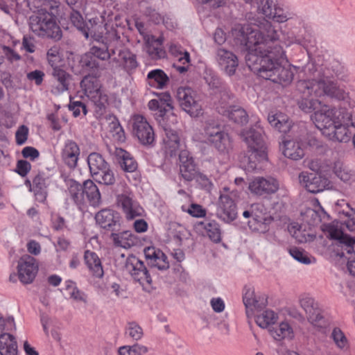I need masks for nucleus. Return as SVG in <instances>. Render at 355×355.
Masks as SVG:
<instances>
[{
    "mask_svg": "<svg viewBox=\"0 0 355 355\" xmlns=\"http://www.w3.org/2000/svg\"><path fill=\"white\" fill-rule=\"evenodd\" d=\"M95 219L101 228L111 232L121 230V217L119 212L112 209H103L95 216Z\"/></svg>",
    "mask_w": 355,
    "mask_h": 355,
    "instance_id": "nucleus-18",
    "label": "nucleus"
},
{
    "mask_svg": "<svg viewBox=\"0 0 355 355\" xmlns=\"http://www.w3.org/2000/svg\"><path fill=\"white\" fill-rule=\"evenodd\" d=\"M331 337L336 345L340 348H343L347 344V338L343 332L338 327L333 329Z\"/></svg>",
    "mask_w": 355,
    "mask_h": 355,
    "instance_id": "nucleus-62",
    "label": "nucleus"
},
{
    "mask_svg": "<svg viewBox=\"0 0 355 355\" xmlns=\"http://www.w3.org/2000/svg\"><path fill=\"white\" fill-rule=\"evenodd\" d=\"M144 251L148 266L157 268L159 270L169 268L166 255L159 249H156L155 245H148Z\"/></svg>",
    "mask_w": 355,
    "mask_h": 355,
    "instance_id": "nucleus-25",
    "label": "nucleus"
},
{
    "mask_svg": "<svg viewBox=\"0 0 355 355\" xmlns=\"http://www.w3.org/2000/svg\"><path fill=\"white\" fill-rule=\"evenodd\" d=\"M147 352L148 348L139 344L132 346L124 345L120 347L118 350L119 355H145Z\"/></svg>",
    "mask_w": 355,
    "mask_h": 355,
    "instance_id": "nucleus-53",
    "label": "nucleus"
},
{
    "mask_svg": "<svg viewBox=\"0 0 355 355\" xmlns=\"http://www.w3.org/2000/svg\"><path fill=\"white\" fill-rule=\"evenodd\" d=\"M95 106V116L98 119H103L105 116L107 107L108 105V96L102 91L89 98Z\"/></svg>",
    "mask_w": 355,
    "mask_h": 355,
    "instance_id": "nucleus-42",
    "label": "nucleus"
},
{
    "mask_svg": "<svg viewBox=\"0 0 355 355\" xmlns=\"http://www.w3.org/2000/svg\"><path fill=\"white\" fill-rule=\"evenodd\" d=\"M342 114L341 110L322 104L320 109L311 115V119L315 126L324 135L342 118Z\"/></svg>",
    "mask_w": 355,
    "mask_h": 355,
    "instance_id": "nucleus-10",
    "label": "nucleus"
},
{
    "mask_svg": "<svg viewBox=\"0 0 355 355\" xmlns=\"http://www.w3.org/2000/svg\"><path fill=\"white\" fill-rule=\"evenodd\" d=\"M80 87L88 98L101 92L100 80L96 76L90 74L84 76L80 82Z\"/></svg>",
    "mask_w": 355,
    "mask_h": 355,
    "instance_id": "nucleus-41",
    "label": "nucleus"
},
{
    "mask_svg": "<svg viewBox=\"0 0 355 355\" xmlns=\"http://www.w3.org/2000/svg\"><path fill=\"white\" fill-rule=\"evenodd\" d=\"M277 319L276 313L272 310H266L262 313L257 315L255 322L258 326L264 329L274 324Z\"/></svg>",
    "mask_w": 355,
    "mask_h": 355,
    "instance_id": "nucleus-51",
    "label": "nucleus"
},
{
    "mask_svg": "<svg viewBox=\"0 0 355 355\" xmlns=\"http://www.w3.org/2000/svg\"><path fill=\"white\" fill-rule=\"evenodd\" d=\"M51 74L58 83L56 89L58 92H63L69 89L71 79V76L69 73L59 67H55L52 69Z\"/></svg>",
    "mask_w": 355,
    "mask_h": 355,
    "instance_id": "nucleus-45",
    "label": "nucleus"
},
{
    "mask_svg": "<svg viewBox=\"0 0 355 355\" xmlns=\"http://www.w3.org/2000/svg\"><path fill=\"white\" fill-rule=\"evenodd\" d=\"M300 183L306 188V189L312 193H317L322 191L327 182V179L322 178L320 175L301 173L299 175Z\"/></svg>",
    "mask_w": 355,
    "mask_h": 355,
    "instance_id": "nucleus-26",
    "label": "nucleus"
},
{
    "mask_svg": "<svg viewBox=\"0 0 355 355\" xmlns=\"http://www.w3.org/2000/svg\"><path fill=\"white\" fill-rule=\"evenodd\" d=\"M124 270L130 274L132 278L139 282L140 284H148L152 283V278L144 263L133 254L127 257L124 266Z\"/></svg>",
    "mask_w": 355,
    "mask_h": 355,
    "instance_id": "nucleus-15",
    "label": "nucleus"
},
{
    "mask_svg": "<svg viewBox=\"0 0 355 355\" xmlns=\"http://www.w3.org/2000/svg\"><path fill=\"white\" fill-rule=\"evenodd\" d=\"M49 64L53 69L58 67V63L60 62L59 49L57 46H53L49 49L46 53Z\"/></svg>",
    "mask_w": 355,
    "mask_h": 355,
    "instance_id": "nucleus-63",
    "label": "nucleus"
},
{
    "mask_svg": "<svg viewBox=\"0 0 355 355\" xmlns=\"http://www.w3.org/2000/svg\"><path fill=\"white\" fill-rule=\"evenodd\" d=\"M80 155V148L76 141L68 139L65 141L62 151V158L64 162L70 168L77 166Z\"/></svg>",
    "mask_w": 355,
    "mask_h": 355,
    "instance_id": "nucleus-29",
    "label": "nucleus"
},
{
    "mask_svg": "<svg viewBox=\"0 0 355 355\" xmlns=\"http://www.w3.org/2000/svg\"><path fill=\"white\" fill-rule=\"evenodd\" d=\"M69 109L73 112L75 117L80 116L81 110L84 115H86L87 112V107L84 103L80 101H73L71 98L69 104Z\"/></svg>",
    "mask_w": 355,
    "mask_h": 355,
    "instance_id": "nucleus-59",
    "label": "nucleus"
},
{
    "mask_svg": "<svg viewBox=\"0 0 355 355\" xmlns=\"http://www.w3.org/2000/svg\"><path fill=\"white\" fill-rule=\"evenodd\" d=\"M163 39L156 38L153 35H148L146 39V51L153 60H158L165 57L166 51L162 47Z\"/></svg>",
    "mask_w": 355,
    "mask_h": 355,
    "instance_id": "nucleus-33",
    "label": "nucleus"
},
{
    "mask_svg": "<svg viewBox=\"0 0 355 355\" xmlns=\"http://www.w3.org/2000/svg\"><path fill=\"white\" fill-rule=\"evenodd\" d=\"M343 116L342 118L338 121L336 124L334 125V128H331L326 134L330 139L336 140L340 142L346 141L349 139V136L347 134V129L343 124L345 121H343Z\"/></svg>",
    "mask_w": 355,
    "mask_h": 355,
    "instance_id": "nucleus-43",
    "label": "nucleus"
},
{
    "mask_svg": "<svg viewBox=\"0 0 355 355\" xmlns=\"http://www.w3.org/2000/svg\"><path fill=\"white\" fill-rule=\"evenodd\" d=\"M334 171L336 175L345 182H349L352 179L351 171L340 164H336Z\"/></svg>",
    "mask_w": 355,
    "mask_h": 355,
    "instance_id": "nucleus-61",
    "label": "nucleus"
},
{
    "mask_svg": "<svg viewBox=\"0 0 355 355\" xmlns=\"http://www.w3.org/2000/svg\"><path fill=\"white\" fill-rule=\"evenodd\" d=\"M17 343L15 338L10 334L0 335V354L17 355Z\"/></svg>",
    "mask_w": 355,
    "mask_h": 355,
    "instance_id": "nucleus-38",
    "label": "nucleus"
},
{
    "mask_svg": "<svg viewBox=\"0 0 355 355\" xmlns=\"http://www.w3.org/2000/svg\"><path fill=\"white\" fill-rule=\"evenodd\" d=\"M146 82L151 87L162 89L168 84L169 78L163 70L156 69L148 72Z\"/></svg>",
    "mask_w": 355,
    "mask_h": 355,
    "instance_id": "nucleus-34",
    "label": "nucleus"
},
{
    "mask_svg": "<svg viewBox=\"0 0 355 355\" xmlns=\"http://www.w3.org/2000/svg\"><path fill=\"white\" fill-rule=\"evenodd\" d=\"M259 13L263 14L266 17L270 18L272 16L274 3L272 0H258L256 3Z\"/></svg>",
    "mask_w": 355,
    "mask_h": 355,
    "instance_id": "nucleus-55",
    "label": "nucleus"
},
{
    "mask_svg": "<svg viewBox=\"0 0 355 355\" xmlns=\"http://www.w3.org/2000/svg\"><path fill=\"white\" fill-rule=\"evenodd\" d=\"M87 162L94 180L106 186H112L115 184L114 173L101 154L96 152L89 153Z\"/></svg>",
    "mask_w": 355,
    "mask_h": 355,
    "instance_id": "nucleus-5",
    "label": "nucleus"
},
{
    "mask_svg": "<svg viewBox=\"0 0 355 355\" xmlns=\"http://www.w3.org/2000/svg\"><path fill=\"white\" fill-rule=\"evenodd\" d=\"M114 244H138V240L131 231L112 232L110 235Z\"/></svg>",
    "mask_w": 355,
    "mask_h": 355,
    "instance_id": "nucleus-48",
    "label": "nucleus"
},
{
    "mask_svg": "<svg viewBox=\"0 0 355 355\" xmlns=\"http://www.w3.org/2000/svg\"><path fill=\"white\" fill-rule=\"evenodd\" d=\"M204 79L211 89H220L226 85L223 83L217 73L211 69H206Z\"/></svg>",
    "mask_w": 355,
    "mask_h": 355,
    "instance_id": "nucleus-50",
    "label": "nucleus"
},
{
    "mask_svg": "<svg viewBox=\"0 0 355 355\" xmlns=\"http://www.w3.org/2000/svg\"><path fill=\"white\" fill-rule=\"evenodd\" d=\"M204 227L207 232V236L211 241L214 243H218L220 241V230L219 228V225L216 221H207L204 223Z\"/></svg>",
    "mask_w": 355,
    "mask_h": 355,
    "instance_id": "nucleus-52",
    "label": "nucleus"
},
{
    "mask_svg": "<svg viewBox=\"0 0 355 355\" xmlns=\"http://www.w3.org/2000/svg\"><path fill=\"white\" fill-rule=\"evenodd\" d=\"M85 262L92 272V275L97 278H101L103 276V270L101 262L96 253L86 250L84 254Z\"/></svg>",
    "mask_w": 355,
    "mask_h": 355,
    "instance_id": "nucleus-37",
    "label": "nucleus"
},
{
    "mask_svg": "<svg viewBox=\"0 0 355 355\" xmlns=\"http://www.w3.org/2000/svg\"><path fill=\"white\" fill-rule=\"evenodd\" d=\"M176 99L181 109L192 117L202 114V105L197 92L189 87H181L177 89Z\"/></svg>",
    "mask_w": 355,
    "mask_h": 355,
    "instance_id": "nucleus-9",
    "label": "nucleus"
},
{
    "mask_svg": "<svg viewBox=\"0 0 355 355\" xmlns=\"http://www.w3.org/2000/svg\"><path fill=\"white\" fill-rule=\"evenodd\" d=\"M133 134L144 146H153L155 142V133L152 126L141 115L134 118Z\"/></svg>",
    "mask_w": 355,
    "mask_h": 355,
    "instance_id": "nucleus-17",
    "label": "nucleus"
},
{
    "mask_svg": "<svg viewBox=\"0 0 355 355\" xmlns=\"http://www.w3.org/2000/svg\"><path fill=\"white\" fill-rule=\"evenodd\" d=\"M216 55L221 71L228 76L234 75L239 67L238 57L233 52L223 48L218 49Z\"/></svg>",
    "mask_w": 355,
    "mask_h": 355,
    "instance_id": "nucleus-21",
    "label": "nucleus"
},
{
    "mask_svg": "<svg viewBox=\"0 0 355 355\" xmlns=\"http://www.w3.org/2000/svg\"><path fill=\"white\" fill-rule=\"evenodd\" d=\"M219 114L226 116L236 123L245 124L248 121V115L246 111L238 105H227L226 103L217 107Z\"/></svg>",
    "mask_w": 355,
    "mask_h": 355,
    "instance_id": "nucleus-28",
    "label": "nucleus"
},
{
    "mask_svg": "<svg viewBox=\"0 0 355 355\" xmlns=\"http://www.w3.org/2000/svg\"><path fill=\"white\" fill-rule=\"evenodd\" d=\"M288 231L291 236L299 243L313 242L315 235L309 231L302 230V226L297 223H291L288 225Z\"/></svg>",
    "mask_w": 355,
    "mask_h": 355,
    "instance_id": "nucleus-35",
    "label": "nucleus"
},
{
    "mask_svg": "<svg viewBox=\"0 0 355 355\" xmlns=\"http://www.w3.org/2000/svg\"><path fill=\"white\" fill-rule=\"evenodd\" d=\"M59 2L53 1L50 8L51 12L43 9L29 18L31 30L37 36L52 39L57 42L61 40L62 33L60 27L56 22L57 17L53 10L58 8Z\"/></svg>",
    "mask_w": 355,
    "mask_h": 355,
    "instance_id": "nucleus-3",
    "label": "nucleus"
},
{
    "mask_svg": "<svg viewBox=\"0 0 355 355\" xmlns=\"http://www.w3.org/2000/svg\"><path fill=\"white\" fill-rule=\"evenodd\" d=\"M325 257L336 265L346 264L349 273L355 276L354 245H322Z\"/></svg>",
    "mask_w": 355,
    "mask_h": 355,
    "instance_id": "nucleus-7",
    "label": "nucleus"
},
{
    "mask_svg": "<svg viewBox=\"0 0 355 355\" xmlns=\"http://www.w3.org/2000/svg\"><path fill=\"white\" fill-rule=\"evenodd\" d=\"M39 270L38 263L34 257L26 254L22 256L17 265V277L24 284H31Z\"/></svg>",
    "mask_w": 355,
    "mask_h": 355,
    "instance_id": "nucleus-16",
    "label": "nucleus"
},
{
    "mask_svg": "<svg viewBox=\"0 0 355 355\" xmlns=\"http://www.w3.org/2000/svg\"><path fill=\"white\" fill-rule=\"evenodd\" d=\"M248 189L252 193L258 196L274 193L279 189V183L276 179L271 177H257L249 183Z\"/></svg>",
    "mask_w": 355,
    "mask_h": 355,
    "instance_id": "nucleus-23",
    "label": "nucleus"
},
{
    "mask_svg": "<svg viewBox=\"0 0 355 355\" xmlns=\"http://www.w3.org/2000/svg\"><path fill=\"white\" fill-rule=\"evenodd\" d=\"M159 123L162 127L164 132L163 141L165 146L166 148H168L172 153L178 150L180 146L179 135L175 130L171 127V125L166 124L165 119H164V121L161 120V123Z\"/></svg>",
    "mask_w": 355,
    "mask_h": 355,
    "instance_id": "nucleus-31",
    "label": "nucleus"
},
{
    "mask_svg": "<svg viewBox=\"0 0 355 355\" xmlns=\"http://www.w3.org/2000/svg\"><path fill=\"white\" fill-rule=\"evenodd\" d=\"M171 270L174 275L173 278L175 279H178L181 282H185L189 278L188 273L186 272L180 263L175 262L172 263Z\"/></svg>",
    "mask_w": 355,
    "mask_h": 355,
    "instance_id": "nucleus-57",
    "label": "nucleus"
},
{
    "mask_svg": "<svg viewBox=\"0 0 355 355\" xmlns=\"http://www.w3.org/2000/svg\"><path fill=\"white\" fill-rule=\"evenodd\" d=\"M243 302L246 309H262L268 304V299L265 295L257 299L254 295V291L250 286H245L243 288Z\"/></svg>",
    "mask_w": 355,
    "mask_h": 355,
    "instance_id": "nucleus-30",
    "label": "nucleus"
},
{
    "mask_svg": "<svg viewBox=\"0 0 355 355\" xmlns=\"http://www.w3.org/2000/svg\"><path fill=\"white\" fill-rule=\"evenodd\" d=\"M297 89L302 94V99L299 102L300 108L306 113H315L322 105L321 101L313 98H307L314 94L316 97L327 96L337 100L345 98V91L340 88L331 78L324 75L318 80H300L297 83Z\"/></svg>",
    "mask_w": 355,
    "mask_h": 355,
    "instance_id": "nucleus-2",
    "label": "nucleus"
},
{
    "mask_svg": "<svg viewBox=\"0 0 355 355\" xmlns=\"http://www.w3.org/2000/svg\"><path fill=\"white\" fill-rule=\"evenodd\" d=\"M194 180L203 189L209 190L212 186V183L207 176L200 171L195 175Z\"/></svg>",
    "mask_w": 355,
    "mask_h": 355,
    "instance_id": "nucleus-64",
    "label": "nucleus"
},
{
    "mask_svg": "<svg viewBox=\"0 0 355 355\" xmlns=\"http://www.w3.org/2000/svg\"><path fill=\"white\" fill-rule=\"evenodd\" d=\"M126 334L133 340H138L143 336L142 328L135 322L128 323Z\"/></svg>",
    "mask_w": 355,
    "mask_h": 355,
    "instance_id": "nucleus-56",
    "label": "nucleus"
},
{
    "mask_svg": "<svg viewBox=\"0 0 355 355\" xmlns=\"http://www.w3.org/2000/svg\"><path fill=\"white\" fill-rule=\"evenodd\" d=\"M113 31L109 33L108 39L105 42H103L100 46L94 45L87 51L98 61L107 60L111 59L112 55L116 54L118 48L116 46H114V37L111 35Z\"/></svg>",
    "mask_w": 355,
    "mask_h": 355,
    "instance_id": "nucleus-24",
    "label": "nucleus"
},
{
    "mask_svg": "<svg viewBox=\"0 0 355 355\" xmlns=\"http://www.w3.org/2000/svg\"><path fill=\"white\" fill-rule=\"evenodd\" d=\"M345 215L347 219L340 225L338 223H333L324 225L322 230L330 240L337 241L339 244H355V236L345 234L343 227L345 226L349 232H355V211L352 209L351 213L347 212Z\"/></svg>",
    "mask_w": 355,
    "mask_h": 355,
    "instance_id": "nucleus-8",
    "label": "nucleus"
},
{
    "mask_svg": "<svg viewBox=\"0 0 355 355\" xmlns=\"http://www.w3.org/2000/svg\"><path fill=\"white\" fill-rule=\"evenodd\" d=\"M118 155L121 159L119 164L124 171L132 173L136 171L137 168V163L130 153L120 149Z\"/></svg>",
    "mask_w": 355,
    "mask_h": 355,
    "instance_id": "nucleus-47",
    "label": "nucleus"
},
{
    "mask_svg": "<svg viewBox=\"0 0 355 355\" xmlns=\"http://www.w3.org/2000/svg\"><path fill=\"white\" fill-rule=\"evenodd\" d=\"M117 205L122 208L127 218L133 219L135 217L142 216L143 208L135 200L131 192L125 191L116 196Z\"/></svg>",
    "mask_w": 355,
    "mask_h": 355,
    "instance_id": "nucleus-19",
    "label": "nucleus"
},
{
    "mask_svg": "<svg viewBox=\"0 0 355 355\" xmlns=\"http://www.w3.org/2000/svg\"><path fill=\"white\" fill-rule=\"evenodd\" d=\"M69 64L75 74L96 73L101 67L100 62L88 52L82 55L72 54L71 59H69Z\"/></svg>",
    "mask_w": 355,
    "mask_h": 355,
    "instance_id": "nucleus-14",
    "label": "nucleus"
},
{
    "mask_svg": "<svg viewBox=\"0 0 355 355\" xmlns=\"http://www.w3.org/2000/svg\"><path fill=\"white\" fill-rule=\"evenodd\" d=\"M236 197L237 191H229L228 188H223V191L220 192L216 209V216L218 218L226 223H230L236 219L237 208L235 199Z\"/></svg>",
    "mask_w": 355,
    "mask_h": 355,
    "instance_id": "nucleus-11",
    "label": "nucleus"
},
{
    "mask_svg": "<svg viewBox=\"0 0 355 355\" xmlns=\"http://www.w3.org/2000/svg\"><path fill=\"white\" fill-rule=\"evenodd\" d=\"M272 12V16L269 19L278 23L285 22L291 18L290 14L279 7L275 6Z\"/></svg>",
    "mask_w": 355,
    "mask_h": 355,
    "instance_id": "nucleus-58",
    "label": "nucleus"
},
{
    "mask_svg": "<svg viewBox=\"0 0 355 355\" xmlns=\"http://www.w3.org/2000/svg\"><path fill=\"white\" fill-rule=\"evenodd\" d=\"M204 134L208 144L219 153L227 154L232 148V141L228 133L216 121H207L204 126Z\"/></svg>",
    "mask_w": 355,
    "mask_h": 355,
    "instance_id": "nucleus-6",
    "label": "nucleus"
},
{
    "mask_svg": "<svg viewBox=\"0 0 355 355\" xmlns=\"http://www.w3.org/2000/svg\"><path fill=\"white\" fill-rule=\"evenodd\" d=\"M70 198L80 207L85 205L84 187L75 180L71 179L67 182Z\"/></svg>",
    "mask_w": 355,
    "mask_h": 355,
    "instance_id": "nucleus-39",
    "label": "nucleus"
},
{
    "mask_svg": "<svg viewBox=\"0 0 355 355\" xmlns=\"http://www.w3.org/2000/svg\"><path fill=\"white\" fill-rule=\"evenodd\" d=\"M236 45L247 51L245 59L249 69L259 76L287 86L294 78L293 69L282 66L286 59L285 51L277 43L279 35L268 21L261 27L249 24L236 25L232 30Z\"/></svg>",
    "mask_w": 355,
    "mask_h": 355,
    "instance_id": "nucleus-1",
    "label": "nucleus"
},
{
    "mask_svg": "<svg viewBox=\"0 0 355 355\" xmlns=\"http://www.w3.org/2000/svg\"><path fill=\"white\" fill-rule=\"evenodd\" d=\"M148 108L155 112L157 121L161 123L164 121L166 112L173 110L171 96L168 92H163L158 94L157 99H152L148 102Z\"/></svg>",
    "mask_w": 355,
    "mask_h": 355,
    "instance_id": "nucleus-22",
    "label": "nucleus"
},
{
    "mask_svg": "<svg viewBox=\"0 0 355 355\" xmlns=\"http://www.w3.org/2000/svg\"><path fill=\"white\" fill-rule=\"evenodd\" d=\"M84 196H86L90 205L97 207L101 201V196L98 188L91 180H87L83 182Z\"/></svg>",
    "mask_w": 355,
    "mask_h": 355,
    "instance_id": "nucleus-40",
    "label": "nucleus"
},
{
    "mask_svg": "<svg viewBox=\"0 0 355 355\" xmlns=\"http://www.w3.org/2000/svg\"><path fill=\"white\" fill-rule=\"evenodd\" d=\"M300 304L306 312L308 320L313 325L320 329H324L328 326L329 322L322 315V309L309 295H302L300 297Z\"/></svg>",
    "mask_w": 355,
    "mask_h": 355,
    "instance_id": "nucleus-13",
    "label": "nucleus"
},
{
    "mask_svg": "<svg viewBox=\"0 0 355 355\" xmlns=\"http://www.w3.org/2000/svg\"><path fill=\"white\" fill-rule=\"evenodd\" d=\"M51 183L50 177L44 172H39L33 178V193L35 200L44 202L48 196V187Z\"/></svg>",
    "mask_w": 355,
    "mask_h": 355,
    "instance_id": "nucleus-27",
    "label": "nucleus"
},
{
    "mask_svg": "<svg viewBox=\"0 0 355 355\" xmlns=\"http://www.w3.org/2000/svg\"><path fill=\"white\" fill-rule=\"evenodd\" d=\"M288 252L293 259L301 263L308 265L315 262V259L301 248L295 245Z\"/></svg>",
    "mask_w": 355,
    "mask_h": 355,
    "instance_id": "nucleus-49",
    "label": "nucleus"
},
{
    "mask_svg": "<svg viewBox=\"0 0 355 355\" xmlns=\"http://www.w3.org/2000/svg\"><path fill=\"white\" fill-rule=\"evenodd\" d=\"M103 119L108 123L110 132L112 133L113 137L119 141H123L125 134L118 119L111 114L105 115Z\"/></svg>",
    "mask_w": 355,
    "mask_h": 355,
    "instance_id": "nucleus-46",
    "label": "nucleus"
},
{
    "mask_svg": "<svg viewBox=\"0 0 355 355\" xmlns=\"http://www.w3.org/2000/svg\"><path fill=\"white\" fill-rule=\"evenodd\" d=\"M114 37L115 45L118 48L116 54L112 55L110 64L114 67H123L127 70L134 69L138 66L136 55L131 52L128 49L123 46V42L121 37L118 35L116 31L111 34Z\"/></svg>",
    "mask_w": 355,
    "mask_h": 355,
    "instance_id": "nucleus-12",
    "label": "nucleus"
},
{
    "mask_svg": "<svg viewBox=\"0 0 355 355\" xmlns=\"http://www.w3.org/2000/svg\"><path fill=\"white\" fill-rule=\"evenodd\" d=\"M263 209V205L259 203L252 204L250 209L245 210L243 212V216L246 218L252 217L254 220L258 222H261V219L260 218V216L258 214V211H260L261 212Z\"/></svg>",
    "mask_w": 355,
    "mask_h": 355,
    "instance_id": "nucleus-60",
    "label": "nucleus"
},
{
    "mask_svg": "<svg viewBox=\"0 0 355 355\" xmlns=\"http://www.w3.org/2000/svg\"><path fill=\"white\" fill-rule=\"evenodd\" d=\"M263 130L259 125L244 129L241 132V137L248 146V156L244 157V162H248L250 169L257 168V162L266 159V145L263 137Z\"/></svg>",
    "mask_w": 355,
    "mask_h": 355,
    "instance_id": "nucleus-4",
    "label": "nucleus"
},
{
    "mask_svg": "<svg viewBox=\"0 0 355 355\" xmlns=\"http://www.w3.org/2000/svg\"><path fill=\"white\" fill-rule=\"evenodd\" d=\"M180 175L186 182H191L195 179L200 170L194 158L187 150H181L179 154Z\"/></svg>",
    "mask_w": 355,
    "mask_h": 355,
    "instance_id": "nucleus-20",
    "label": "nucleus"
},
{
    "mask_svg": "<svg viewBox=\"0 0 355 355\" xmlns=\"http://www.w3.org/2000/svg\"><path fill=\"white\" fill-rule=\"evenodd\" d=\"M268 123L277 130L282 133L288 132L291 128V122L288 117L282 113L269 114L268 116Z\"/></svg>",
    "mask_w": 355,
    "mask_h": 355,
    "instance_id": "nucleus-36",
    "label": "nucleus"
},
{
    "mask_svg": "<svg viewBox=\"0 0 355 355\" xmlns=\"http://www.w3.org/2000/svg\"><path fill=\"white\" fill-rule=\"evenodd\" d=\"M76 7L71 8L69 19L72 24L80 31L85 38L88 39L89 35L92 36V32L87 27L82 15L76 9Z\"/></svg>",
    "mask_w": 355,
    "mask_h": 355,
    "instance_id": "nucleus-44",
    "label": "nucleus"
},
{
    "mask_svg": "<svg viewBox=\"0 0 355 355\" xmlns=\"http://www.w3.org/2000/svg\"><path fill=\"white\" fill-rule=\"evenodd\" d=\"M281 149L284 155L293 160H299L304 155V149L298 141L294 140H284Z\"/></svg>",
    "mask_w": 355,
    "mask_h": 355,
    "instance_id": "nucleus-32",
    "label": "nucleus"
},
{
    "mask_svg": "<svg viewBox=\"0 0 355 355\" xmlns=\"http://www.w3.org/2000/svg\"><path fill=\"white\" fill-rule=\"evenodd\" d=\"M272 336L275 340H281L286 337H291L293 330L288 322H281L278 327L271 331Z\"/></svg>",
    "mask_w": 355,
    "mask_h": 355,
    "instance_id": "nucleus-54",
    "label": "nucleus"
}]
</instances>
